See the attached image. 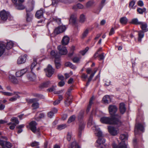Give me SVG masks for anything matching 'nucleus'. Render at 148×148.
Here are the masks:
<instances>
[{"label":"nucleus","mask_w":148,"mask_h":148,"mask_svg":"<svg viewBox=\"0 0 148 148\" xmlns=\"http://www.w3.org/2000/svg\"><path fill=\"white\" fill-rule=\"evenodd\" d=\"M108 129L109 132L112 136H116L119 133V129L117 128H115L113 126H109Z\"/></svg>","instance_id":"obj_7"},{"label":"nucleus","mask_w":148,"mask_h":148,"mask_svg":"<svg viewBox=\"0 0 148 148\" xmlns=\"http://www.w3.org/2000/svg\"><path fill=\"white\" fill-rule=\"evenodd\" d=\"M12 145L10 142L0 140V148H12Z\"/></svg>","instance_id":"obj_8"},{"label":"nucleus","mask_w":148,"mask_h":148,"mask_svg":"<svg viewBox=\"0 0 148 148\" xmlns=\"http://www.w3.org/2000/svg\"><path fill=\"white\" fill-rule=\"evenodd\" d=\"M51 55L54 58H57L58 57L59 54L56 51H52L51 52Z\"/></svg>","instance_id":"obj_42"},{"label":"nucleus","mask_w":148,"mask_h":148,"mask_svg":"<svg viewBox=\"0 0 148 148\" xmlns=\"http://www.w3.org/2000/svg\"><path fill=\"white\" fill-rule=\"evenodd\" d=\"M103 100L105 103L108 104L109 101L110 100L109 96L108 95H105L103 98Z\"/></svg>","instance_id":"obj_40"},{"label":"nucleus","mask_w":148,"mask_h":148,"mask_svg":"<svg viewBox=\"0 0 148 148\" xmlns=\"http://www.w3.org/2000/svg\"><path fill=\"white\" fill-rule=\"evenodd\" d=\"M96 72V71H94L93 73H91V74L90 76L89 77V78L88 79V81L89 82L91 80L92 78L94 76L95 73Z\"/></svg>","instance_id":"obj_58"},{"label":"nucleus","mask_w":148,"mask_h":148,"mask_svg":"<svg viewBox=\"0 0 148 148\" xmlns=\"http://www.w3.org/2000/svg\"><path fill=\"white\" fill-rule=\"evenodd\" d=\"M16 75L17 77H20L23 75L21 71L16 72Z\"/></svg>","instance_id":"obj_63"},{"label":"nucleus","mask_w":148,"mask_h":148,"mask_svg":"<svg viewBox=\"0 0 148 148\" xmlns=\"http://www.w3.org/2000/svg\"><path fill=\"white\" fill-rule=\"evenodd\" d=\"M56 87V86H53L51 88L48 89L47 90L50 92L54 91L55 90V88Z\"/></svg>","instance_id":"obj_59"},{"label":"nucleus","mask_w":148,"mask_h":148,"mask_svg":"<svg viewBox=\"0 0 148 148\" xmlns=\"http://www.w3.org/2000/svg\"><path fill=\"white\" fill-rule=\"evenodd\" d=\"M128 19L126 17H123L120 18V23L122 25H125L127 24Z\"/></svg>","instance_id":"obj_27"},{"label":"nucleus","mask_w":148,"mask_h":148,"mask_svg":"<svg viewBox=\"0 0 148 148\" xmlns=\"http://www.w3.org/2000/svg\"><path fill=\"white\" fill-rule=\"evenodd\" d=\"M93 99L94 98L93 97H92L90 99L89 104L86 110V112H89L90 108H91V106L93 104Z\"/></svg>","instance_id":"obj_33"},{"label":"nucleus","mask_w":148,"mask_h":148,"mask_svg":"<svg viewBox=\"0 0 148 148\" xmlns=\"http://www.w3.org/2000/svg\"><path fill=\"white\" fill-rule=\"evenodd\" d=\"M45 117V114L43 113H40L39 114L38 116L36 117L35 118L36 120L38 121L42 118H43Z\"/></svg>","instance_id":"obj_47"},{"label":"nucleus","mask_w":148,"mask_h":148,"mask_svg":"<svg viewBox=\"0 0 148 148\" xmlns=\"http://www.w3.org/2000/svg\"><path fill=\"white\" fill-rule=\"evenodd\" d=\"M89 33V29H86L83 32L82 34V38H85L88 35Z\"/></svg>","instance_id":"obj_43"},{"label":"nucleus","mask_w":148,"mask_h":148,"mask_svg":"<svg viewBox=\"0 0 148 148\" xmlns=\"http://www.w3.org/2000/svg\"><path fill=\"white\" fill-rule=\"evenodd\" d=\"M16 8L18 10H22L25 8V7L22 3H18L15 5Z\"/></svg>","instance_id":"obj_35"},{"label":"nucleus","mask_w":148,"mask_h":148,"mask_svg":"<svg viewBox=\"0 0 148 148\" xmlns=\"http://www.w3.org/2000/svg\"><path fill=\"white\" fill-rule=\"evenodd\" d=\"M36 125L37 124L35 121H32L29 123V128L33 132L37 134L38 135H40V130L38 129H36Z\"/></svg>","instance_id":"obj_6"},{"label":"nucleus","mask_w":148,"mask_h":148,"mask_svg":"<svg viewBox=\"0 0 148 148\" xmlns=\"http://www.w3.org/2000/svg\"><path fill=\"white\" fill-rule=\"evenodd\" d=\"M66 124H64L58 125L57 129L59 130H61L66 128Z\"/></svg>","instance_id":"obj_45"},{"label":"nucleus","mask_w":148,"mask_h":148,"mask_svg":"<svg viewBox=\"0 0 148 148\" xmlns=\"http://www.w3.org/2000/svg\"><path fill=\"white\" fill-rule=\"evenodd\" d=\"M5 45L3 42L0 43V57L3 54L5 51Z\"/></svg>","instance_id":"obj_20"},{"label":"nucleus","mask_w":148,"mask_h":148,"mask_svg":"<svg viewBox=\"0 0 148 148\" xmlns=\"http://www.w3.org/2000/svg\"><path fill=\"white\" fill-rule=\"evenodd\" d=\"M69 148H80L75 141H73L69 146Z\"/></svg>","instance_id":"obj_31"},{"label":"nucleus","mask_w":148,"mask_h":148,"mask_svg":"<svg viewBox=\"0 0 148 148\" xmlns=\"http://www.w3.org/2000/svg\"><path fill=\"white\" fill-rule=\"evenodd\" d=\"M66 29L65 26L62 25L56 28L54 30V33L56 34H58L64 31Z\"/></svg>","instance_id":"obj_11"},{"label":"nucleus","mask_w":148,"mask_h":148,"mask_svg":"<svg viewBox=\"0 0 148 148\" xmlns=\"http://www.w3.org/2000/svg\"><path fill=\"white\" fill-rule=\"evenodd\" d=\"M76 118V116L75 115H73L71 116L68 119L67 123H70L72 122L75 121Z\"/></svg>","instance_id":"obj_39"},{"label":"nucleus","mask_w":148,"mask_h":148,"mask_svg":"<svg viewBox=\"0 0 148 148\" xmlns=\"http://www.w3.org/2000/svg\"><path fill=\"white\" fill-rule=\"evenodd\" d=\"M34 9V5L32 4L27 7L26 8V12L27 13H30L29 12L32 11Z\"/></svg>","instance_id":"obj_44"},{"label":"nucleus","mask_w":148,"mask_h":148,"mask_svg":"<svg viewBox=\"0 0 148 148\" xmlns=\"http://www.w3.org/2000/svg\"><path fill=\"white\" fill-rule=\"evenodd\" d=\"M39 143L36 141L32 142L31 144V146L32 147L37 146L39 145Z\"/></svg>","instance_id":"obj_57"},{"label":"nucleus","mask_w":148,"mask_h":148,"mask_svg":"<svg viewBox=\"0 0 148 148\" xmlns=\"http://www.w3.org/2000/svg\"><path fill=\"white\" fill-rule=\"evenodd\" d=\"M27 56V55L25 54L23 56L20 57L17 61L18 64H21L25 63L26 62Z\"/></svg>","instance_id":"obj_12"},{"label":"nucleus","mask_w":148,"mask_h":148,"mask_svg":"<svg viewBox=\"0 0 148 148\" xmlns=\"http://www.w3.org/2000/svg\"><path fill=\"white\" fill-rule=\"evenodd\" d=\"M69 0H52V4L53 5L59 3H67Z\"/></svg>","instance_id":"obj_19"},{"label":"nucleus","mask_w":148,"mask_h":148,"mask_svg":"<svg viewBox=\"0 0 148 148\" xmlns=\"http://www.w3.org/2000/svg\"><path fill=\"white\" fill-rule=\"evenodd\" d=\"M77 18L76 14H73L71 15L69 20V23L72 25H75L77 21Z\"/></svg>","instance_id":"obj_13"},{"label":"nucleus","mask_w":148,"mask_h":148,"mask_svg":"<svg viewBox=\"0 0 148 148\" xmlns=\"http://www.w3.org/2000/svg\"><path fill=\"white\" fill-rule=\"evenodd\" d=\"M92 116L91 115L89 118L88 121V125L90 126L92 124Z\"/></svg>","instance_id":"obj_50"},{"label":"nucleus","mask_w":148,"mask_h":148,"mask_svg":"<svg viewBox=\"0 0 148 148\" xmlns=\"http://www.w3.org/2000/svg\"><path fill=\"white\" fill-rule=\"evenodd\" d=\"M44 12V10L43 8H41L36 12L35 14L36 17L38 18L42 17Z\"/></svg>","instance_id":"obj_17"},{"label":"nucleus","mask_w":148,"mask_h":148,"mask_svg":"<svg viewBox=\"0 0 148 148\" xmlns=\"http://www.w3.org/2000/svg\"><path fill=\"white\" fill-rule=\"evenodd\" d=\"M33 14L31 13H27L26 16V21L27 22H30L32 20Z\"/></svg>","instance_id":"obj_23"},{"label":"nucleus","mask_w":148,"mask_h":148,"mask_svg":"<svg viewBox=\"0 0 148 148\" xmlns=\"http://www.w3.org/2000/svg\"><path fill=\"white\" fill-rule=\"evenodd\" d=\"M93 2L92 1H90L88 2L86 4L87 7H88L91 6L93 4Z\"/></svg>","instance_id":"obj_61"},{"label":"nucleus","mask_w":148,"mask_h":148,"mask_svg":"<svg viewBox=\"0 0 148 148\" xmlns=\"http://www.w3.org/2000/svg\"><path fill=\"white\" fill-rule=\"evenodd\" d=\"M58 79L60 80L63 81L64 79V76L61 74H58Z\"/></svg>","instance_id":"obj_62"},{"label":"nucleus","mask_w":148,"mask_h":148,"mask_svg":"<svg viewBox=\"0 0 148 148\" xmlns=\"http://www.w3.org/2000/svg\"><path fill=\"white\" fill-rule=\"evenodd\" d=\"M83 112L80 113L79 114L78 116V120L79 122L81 121H83L82 120V119L83 117Z\"/></svg>","instance_id":"obj_53"},{"label":"nucleus","mask_w":148,"mask_h":148,"mask_svg":"<svg viewBox=\"0 0 148 148\" xmlns=\"http://www.w3.org/2000/svg\"><path fill=\"white\" fill-rule=\"evenodd\" d=\"M108 110L110 114L112 116H114L116 118V116L118 117V118L120 117V116L118 115L117 114L116 115L115 114L117 111L118 108L117 107L113 105H110L108 107Z\"/></svg>","instance_id":"obj_5"},{"label":"nucleus","mask_w":148,"mask_h":148,"mask_svg":"<svg viewBox=\"0 0 148 148\" xmlns=\"http://www.w3.org/2000/svg\"><path fill=\"white\" fill-rule=\"evenodd\" d=\"M14 94L13 95H15L9 99V101L11 102H14L16 101L18 98H20V96L18 95V93L17 92H14L13 93Z\"/></svg>","instance_id":"obj_25"},{"label":"nucleus","mask_w":148,"mask_h":148,"mask_svg":"<svg viewBox=\"0 0 148 148\" xmlns=\"http://www.w3.org/2000/svg\"><path fill=\"white\" fill-rule=\"evenodd\" d=\"M144 36V32L140 31L138 32V41L140 42H141L142 39L143 38Z\"/></svg>","instance_id":"obj_26"},{"label":"nucleus","mask_w":148,"mask_h":148,"mask_svg":"<svg viewBox=\"0 0 148 148\" xmlns=\"http://www.w3.org/2000/svg\"><path fill=\"white\" fill-rule=\"evenodd\" d=\"M126 108L125 104L123 103H121L120 104L119 110L120 112L123 114L125 112Z\"/></svg>","instance_id":"obj_22"},{"label":"nucleus","mask_w":148,"mask_h":148,"mask_svg":"<svg viewBox=\"0 0 148 148\" xmlns=\"http://www.w3.org/2000/svg\"><path fill=\"white\" fill-rule=\"evenodd\" d=\"M140 25H141V28L144 32H146L148 31V29H147V25L146 23L141 22V23Z\"/></svg>","instance_id":"obj_24"},{"label":"nucleus","mask_w":148,"mask_h":148,"mask_svg":"<svg viewBox=\"0 0 148 148\" xmlns=\"http://www.w3.org/2000/svg\"><path fill=\"white\" fill-rule=\"evenodd\" d=\"M101 48H100L94 54L93 57L95 58H96L97 57H98L99 59L100 60H102V55L100 53V52H101Z\"/></svg>","instance_id":"obj_21"},{"label":"nucleus","mask_w":148,"mask_h":148,"mask_svg":"<svg viewBox=\"0 0 148 148\" xmlns=\"http://www.w3.org/2000/svg\"><path fill=\"white\" fill-rule=\"evenodd\" d=\"M135 4V1L132 0L130 1L129 3V7L130 9H134L135 8V7H134V5Z\"/></svg>","instance_id":"obj_41"},{"label":"nucleus","mask_w":148,"mask_h":148,"mask_svg":"<svg viewBox=\"0 0 148 148\" xmlns=\"http://www.w3.org/2000/svg\"><path fill=\"white\" fill-rule=\"evenodd\" d=\"M46 75L49 77H51L53 74L54 71L51 65H48L46 69H44Z\"/></svg>","instance_id":"obj_10"},{"label":"nucleus","mask_w":148,"mask_h":148,"mask_svg":"<svg viewBox=\"0 0 148 148\" xmlns=\"http://www.w3.org/2000/svg\"><path fill=\"white\" fill-rule=\"evenodd\" d=\"M139 130H140L143 132L144 131V128L143 126L140 123L136 124L135 125L134 132L136 134H138V131Z\"/></svg>","instance_id":"obj_14"},{"label":"nucleus","mask_w":148,"mask_h":148,"mask_svg":"<svg viewBox=\"0 0 148 148\" xmlns=\"http://www.w3.org/2000/svg\"><path fill=\"white\" fill-rule=\"evenodd\" d=\"M60 57V56L59 55L58 56V57L55 58V62L56 65H60L61 64Z\"/></svg>","instance_id":"obj_48"},{"label":"nucleus","mask_w":148,"mask_h":148,"mask_svg":"<svg viewBox=\"0 0 148 148\" xmlns=\"http://www.w3.org/2000/svg\"><path fill=\"white\" fill-rule=\"evenodd\" d=\"M70 40L69 38L67 36H64L61 41L62 44V45H66L69 43Z\"/></svg>","instance_id":"obj_18"},{"label":"nucleus","mask_w":148,"mask_h":148,"mask_svg":"<svg viewBox=\"0 0 148 148\" xmlns=\"http://www.w3.org/2000/svg\"><path fill=\"white\" fill-rule=\"evenodd\" d=\"M105 140L102 138V148H108V145L105 144Z\"/></svg>","instance_id":"obj_56"},{"label":"nucleus","mask_w":148,"mask_h":148,"mask_svg":"<svg viewBox=\"0 0 148 148\" xmlns=\"http://www.w3.org/2000/svg\"><path fill=\"white\" fill-rule=\"evenodd\" d=\"M10 13L3 10L0 12V23H3L10 17Z\"/></svg>","instance_id":"obj_4"},{"label":"nucleus","mask_w":148,"mask_h":148,"mask_svg":"<svg viewBox=\"0 0 148 148\" xmlns=\"http://www.w3.org/2000/svg\"><path fill=\"white\" fill-rule=\"evenodd\" d=\"M89 50V48L88 47H86L85 49L80 51V53L81 54L82 56L84 55L85 53L87 52V51Z\"/></svg>","instance_id":"obj_51"},{"label":"nucleus","mask_w":148,"mask_h":148,"mask_svg":"<svg viewBox=\"0 0 148 148\" xmlns=\"http://www.w3.org/2000/svg\"><path fill=\"white\" fill-rule=\"evenodd\" d=\"M72 98L71 97H67L66 99L64 101V103L66 106H68L71 103V99Z\"/></svg>","instance_id":"obj_29"},{"label":"nucleus","mask_w":148,"mask_h":148,"mask_svg":"<svg viewBox=\"0 0 148 148\" xmlns=\"http://www.w3.org/2000/svg\"><path fill=\"white\" fill-rule=\"evenodd\" d=\"M58 49L59 51V55H65L67 53V50L66 47L62 45L58 46Z\"/></svg>","instance_id":"obj_9"},{"label":"nucleus","mask_w":148,"mask_h":148,"mask_svg":"<svg viewBox=\"0 0 148 148\" xmlns=\"http://www.w3.org/2000/svg\"><path fill=\"white\" fill-rule=\"evenodd\" d=\"M131 23L135 25H140L141 22L139 21L137 18H134L132 20Z\"/></svg>","instance_id":"obj_34"},{"label":"nucleus","mask_w":148,"mask_h":148,"mask_svg":"<svg viewBox=\"0 0 148 148\" xmlns=\"http://www.w3.org/2000/svg\"><path fill=\"white\" fill-rule=\"evenodd\" d=\"M146 11V9L145 8H138L137 9V12L139 14H143L144 12Z\"/></svg>","instance_id":"obj_38"},{"label":"nucleus","mask_w":148,"mask_h":148,"mask_svg":"<svg viewBox=\"0 0 148 148\" xmlns=\"http://www.w3.org/2000/svg\"><path fill=\"white\" fill-rule=\"evenodd\" d=\"M86 72L88 74L92 73L93 72V70L90 68H88L86 70Z\"/></svg>","instance_id":"obj_60"},{"label":"nucleus","mask_w":148,"mask_h":148,"mask_svg":"<svg viewBox=\"0 0 148 148\" xmlns=\"http://www.w3.org/2000/svg\"><path fill=\"white\" fill-rule=\"evenodd\" d=\"M16 77H15L12 74L10 75L9 76V79L11 81H12V80L14 79Z\"/></svg>","instance_id":"obj_64"},{"label":"nucleus","mask_w":148,"mask_h":148,"mask_svg":"<svg viewBox=\"0 0 148 148\" xmlns=\"http://www.w3.org/2000/svg\"><path fill=\"white\" fill-rule=\"evenodd\" d=\"M77 8L82 9L84 8V6L80 3H78L76 5L74 6L73 7V8L74 9H76Z\"/></svg>","instance_id":"obj_46"},{"label":"nucleus","mask_w":148,"mask_h":148,"mask_svg":"<svg viewBox=\"0 0 148 148\" xmlns=\"http://www.w3.org/2000/svg\"><path fill=\"white\" fill-rule=\"evenodd\" d=\"M86 21V18L85 15L83 14L80 15L79 17V22L81 23H83Z\"/></svg>","instance_id":"obj_30"},{"label":"nucleus","mask_w":148,"mask_h":148,"mask_svg":"<svg viewBox=\"0 0 148 148\" xmlns=\"http://www.w3.org/2000/svg\"><path fill=\"white\" fill-rule=\"evenodd\" d=\"M53 21L56 22L58 23H59L61 22V19L57 17H53Z\"/></svg>","instance_id":"obj_54"},{"label":"nucleus","mask_w":148,"mask_h":148,"mask_svg":"<svg viewBox=\"0 0 148 148\" xmlns=\"http://www.w3.org/2000/svg\"><path fill=\"white\" fill-rule=\"evenodd\" d=\"M72 136V134L71 132H68L66 138L68 141H70L71 140Z\"/></svg>","instance_id":"obj_52"},{"label":"nucleus","mask_w":148,"mask_h":148,"mask_svg":"<svg viewBox=\"0 0 148 148\" xmlns=\"http://www.w3.org/2000/svg\"><path fill=\"white\" fill-rule=\"evenodd\" d=\"M4 95L8 96H11L13 95L14 94H13V93L8 92H1Z\"/></svg>","instance_id":"obj_55"},{"label":"nucleus","mask_w":148,"mask_h":148,"mask_svg":"<svg viewBox=\"0 0 148 148\" xmlns=\"http://www.w3.org/2000/svg\"><path fill=\"white\" fill-rule=\"evenodd\" d=\"M14 43L12 41H10L8 42L7 43L6 48L8 49H11L13 46Z\"/></svg>","instance_id":"obj_32"},{"label":"nucleus","mask_w":148,"mask_h":148,"mask_svg":"<svg viewBox=\"0 0 148 148\" xmlns=\"http://www.w3.org/2000/svg\"><path fill=\"white\" fill-rule=\"evenodd\" d=\"M50 84V82H46L43 83L42 84H41L40 86V88L41 89H43L44 88H46L49 85V84Z\"/></svg>","instance_id":"obj_36"},{"label":"nucleus","mask_w":148,"mask_h":148,"mask_svg":"<svg viewBox=\"0 0 148 148\" xmlns=\"http://www.w3.org/2000/svg\"><path fill=\"white\" fill-rule=\"evenodd\" d=\"M81 58V56L78 55V56H75L73 58V61L74 63H78L80 62Z\"/></svg>","instance_id":"obj_28"},{"label":"nucleus","mask_w":148,"mask_h":148,"mask_svg":"<svg viewBox=\"0 0 148 148\" xmlns=\"http://www.w3.org/2000/svg\"><path fill=\"white\" fill-rule=\"evenodd\" d=\"M128 135L127 134H121L120 136V138L121 140V142L119 144V148H127L126 141L127 139Z\"/></svg>","instance_id":"obj_3"},{"label":"nucleus","mask_w":148,"mask_h":148,"mask_svg":"<svg viewBox=\"0 0 148 148\" xmlns=\"http://www.w3.org/2000/svg\"><path fill=\"white\" fill-rule=\"evenodd\" d=\"M85 124L83 121L79 122V127L78 129L79 136L80 137L81 136V132L82 131L85 127Z\"/></svg>","instance_id":"obj_16"},{"label":"nucleus","mask_w":148,"mask_h":148,"mask_svg":"<svg viewBox=\"0 0 148 148\" xmlns=\"http://www.w3.org/2000/svg\"><path fill=\"white\" fill-rule=\"evenodd\" d=\"M102 8V2H101L100 4L97 8L95 12L97 14H99L101 11Z\"/></svg>","instance_id":"obj_49"},{"label":"nucleus","mask_w":148,"mask_h":148,"mask_svg":"<svg viewBox=\"0 0 148 148\" xmlns=\"http://www.w3.org/2000/svg\"><path fill=\"white\" fill-rule=\"evenodd\" d=\"M94 134L98 138L95 143L96 147L97 148H102V132L101 128L98 125H95L92 128Z\"/></svg>","instance_id":"obj_1"},{"label":"nucleus","mask_w":148,"mask_h":148,"mask_svg":"<svg viewBox=\"0 0 148 148\" xmlns=\"http://www.w3.org/2000/svg\"><path fill=\"white\" fill-rule=\"evenodd\" d=\"M102 123L116 125L119 126L121 125V122L117 118L112 117L111 118L106 117H102Z\"/></svg>","instance_id":"obj_2"},{"label":"nucleus","mask_w":148,"mask_h":148,"mask_svg":"<svg viewBox=\"0 0 148 148\" xmlns=\"http://www.w3.org/2000/svg\"><path fill=\"white\" fill-rule=\"evenodd\" d=\"M36 101V99H31L29 100V102L31 103H33V104L32 105V107L33 109H36L39 107V103L36 102H34Z\"/></svg>","instance_id":"obj_15"},{"label":"nucleus","mask_w":148,"mask_h":148,"mask_svg":"<svg viewBox=\"0 0 148 148\" xmlns=\"http://www.w3.org/2000/svg\"><path fill=\"white\" fill-rule=\"evenodd\" d=\"M11 121L13 123V124L15 125L18 124L19 123L18 119L15 117H12L11 119Z\"/></svg>","instance_id":"obj_37"}]
</instances>
